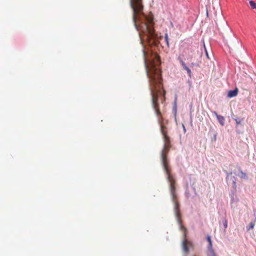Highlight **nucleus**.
Listing matches in <instances>:
<instances>
[{
    "instance_id": "obj_16",
    "label": "nucleus",
    "mask_w": 256,
    "mask_h": 256,
    "mask_svg": "<svg viewBox=\"0 0 256 256\" xmlns=\"http://www.w3.org/2000/svg\"><path fill=\"white\" fill-rule=\"evenodd\" d=\"M176 101H177V96H175L174 104V109L176 111Z\"/></svg>"
},
{
    "instance_id": "obj_18",
    "label": "nucleus",
    "mask_w": 256,
    "mask_h": 256,
    "mask_svg": "<svg viewBox=\"0 0 256 256\" xmlns=\"http://www.w3.org/2000/svg\"><path fill=\"white\" fill-rule=\"evenodd\" d=\"M223 224L224 227V228H226L228 227V220L226 219H225L223 220Z\"/></svg>"
},
{
    "instance_id": "obj_10",
    "label": "nucleus",
    "mask_w": 256,
    "mask_h": 256,
    "mask_svg": "<svg viewBox=\"0 0 256 256\" xmlns=\"http://www.w3.org/2000/svg\"><path fill=\"white\" fill-rule=\"evenodd\" d=\"M230 178V180L232 181V188H234V191H236V187H237L236 184V176H231Z\"/></svg>"
},
{
    "instance_id": "obj_22",
    "label": "nucleus",
    "mask_w": 256,
    "mask_h": 256,
    "mask_svg": "<svg viewBox=\"0 0 256 256\" xmlns=\"http://www.w3.org/2000/svg\"><path fill=\"white\" fill-rule=\"evenodd\" d=\"M216 134H215L214 135V140H216Z\"/></svg>"
},
{
    "instance_id": "obj_1",
    "label": "nucleus",
    "mask_w": 256,
    "mask_h": 256,
    "mask_svg": "<svg viewBox=\"0 0 256 256\" xmlns=\"http://www.w3.org/2000/svg\"><path fill=\"white\" fill-rule=\"evenodd\" d=\"M130 4L133 12L132 20L139 32L141 43L146 40L150 46H157L159 37L154 28L152 14L151 12L148 16L144 14L142 0H130Z\"/></svg>"
},
{
    "instance_id": "obj_15",
    "label": "nucleus",
    "mask_w": 256,
    "mask_h": 256,
    "mask_svg": "<svg viewBox=\"0 0 256 256\" xmlns=\"http://www.w3.org/2000/svg\"><path fill=\"white\" fill-rule=\"evenodd\" d=\"M191 78H190V79H188L187 81V82L188 84V86H189V88H188V90H190L191 89L192 87V80H190Z\"/></svg>"
},
{
    "instance_id": "obj_13",
    "label": "nucleus",
    "mask_w": 256,
    "mask_h": 256,
    "mask_svg": "<svg viewBox=\"0 0 256 256\" xmlns=\"http://www.w3.org/2000/svg\"><path fill=\"white\" fill-rule=\"evenodd\" d=\"M164 40L166 43L167 46H169L168 37V34L167 33H166L164 35Z\"/></svg>"
},
{
    "instance_id": "obj_4",
    "label": "nucleus",
    "mask_w": 256,
    "mask_h": 256,
    "mask_svg": "<svg viewBox=\"0 0 256 256\" xmlns=\"http://www.w3.org/2000/svg\"><path fill=\"white\" fill-rule=\"evenodd\" d=\"M180 53L178 56V59L180 62V60H184V59L188 60H192V56L191 55L192 50L190 48H180Z\"/></svg>"
},
{
    "instance_id": "obj_5",
    "label": "nucleus",
    "mask_w": 256,
    "mask_h": 256,
    "mask_svg": "<svg viewBox=\"0 0 256 256\" xmlns=\"http://www.w3.org/2000/svg\"><path fill=\"white\" fill-rule=\"evenodd\" d=\"M176 198L172 199L174 203V210L175 212L176 216V217L177 220L179 224H181L180 220V204L178 201L176 200Z\"/></svg>"
},
{
    "instance_id": "obj_6",
    "label": "nucleus",
    "mask_w": 256,
    "mask_h": 256,
    "mask_svg": "<svg viewBox=\"0 0 256 256\" xmlns=\"http://www.w3.org/2000/svg\"><path fill=\"white\" fill-rule=\"evenodd\" d=\"M208 241V252L207 254L208 256H216V254L212 248V242L211 240L210 236H208L206 238Z\"/></svg>"
},
{
    "instance_id": "obj_24",
    "label": "nucleus",
    "mask_w": 256,
    "mask_h": 256,
    "mask_svg": "<svg viewBox=\"0 0 256 256\" xmlns=\"http://www.w3.org/2000/svg\"><path fill=\"white\" fill-rule=\"evenodd\" d=\"M170 24H171L172 26V27L173 26V24H172V22H170Z\"/></svg>"
},
{
    "instance_id": "obj_11",
    "label": "nucleus",
    "mask_w": 256,
    "mask_h": 256,
    "mask_svg": "<svg viewBox=\"0 0 256 256\" xmlns=\"http://www.w3.org/2000/svg\"><path fill=\"white\" fill-rule=\"evenodd\" d=\"M250 5L252 9H256V3L253 0H250Z\"/></svg>"
},
{
    "instance_id": "obj_14",
    "label": "nucleus",
    "mask_w": 256,
    "mask_h": 256,
    "mask_svg": "<svg viewBox=\"0 0 256 256\" xmlns=\"http://www.w3.org/2000/svg\"><path fill=\"white\" fill-rule=\"evenodd\" d=\"M254 222H250L249 224V226L247 228L248 230H252L254 228Z\"/></svg>"
},
{
    "instance_id": "obj_2",
    "label": "nucleus",
    "mask_w": 256,
    "mask_h": 256,
    "mask_svg": "<svg viewBox=\"0 0 256 256\" xmlns=\"http://www.w3.org/2000/svg\"><path fill=\"white\" fill-rule=\"evenodd\" d=\"M150 95L152 96V107L154 110L155 114L158 118V122L160 125V132L163 136V139L164 142V148L161 152L160 158L163 168L167 175V179L170 183V191L172 196V199L176 198L175 193L176 188L174 186L175 180L171 176L168 167V161L167 158V155L168 151L171 148L170 138L168 136L166 128L162 124L163 120L162 113L160 110L159 104L158 103V98L162 94L163 92V96L164 98L166 92L163 88H150Z\"/></svg>"
},
{
    "instance_id": "obj_17",
    "label": "nucleus",
    "mask_w": 256,
    "mask_h": 256,
    "mask_svg": "<svg viewBox=\"0 0 256 256\" xmlns=\"http://www.w3.org/2000/svg\"><path fill=\"white\" fill-rule=\"evenodd\" d=\"M240 178H247L246 174V173L243 172L242 170H240Z\"/></svg>"
},
{
    "instance_id": "obj_12",
    "label": "nucleus",
    "mask_w": 256,
    "mask_h": 256,
    "mask_svg": "<svg viewBox=\"0 0 256 256\" xmlns=\"http://www.w3.org/2000/svg\"><path fill=\"white\" fill-rule=\"evenodd\" d=\"M244 118H242L240 119V118H234V120L236 122V125L240 124H241V122L244 120Z\"/></svg>"
},
{
    "instance_id": "obj_7",
    "label": "nucleus",
    "mask_w": 256,
    "mask_h": 256,
    "mask_svg": "<svg viewBox=\"0 0 256 256\" xmlns=\"http://www.w3.org/2000/svg\"><path fill=\"white\" fill-rule=\"evenodd\" d=\"M180 63L182 64V68L184 70L186 71L188 76L190 77V78H191L192 76V72L190 69L186 66V62H184V60H180Z\"/></svg>"
},
{
    "instance_id": "obj_3",
    "label": "nucleus",
    "mask_w": 256,
    "mask_h": 256,
    "mask_svg": "<svg viewBox=\"0 0 256 256\" xmlns=\"http://www.w3.org/2000/svg\"><path fill=\"white\" fill-rule=\"evenodd\" d=\"M180 228L181 230L184 231V238L182 244V256H188L190 251L194 250V245L191 241L188 240L186 238V228L182 224H180ZM191 256H196V255L192 254Z\"/></svg>"
},
{
    "instance_id": "obj_8",
    "label": "nucleus",
    "mask_w": 256,
    "mask_h": 256,
    "mask_svg": "<svg viewBox=\"0 0 256 256\" xmlns=\"http://www.w3.org/2000/svg\"><path fill=\"white\" fill-rule=\"evenodd\" d=\"M212 113L216 116V118L219 122V123L222 125V126H224V121L225 119L224 117L222 116L218 115L217 112L215 111H214Z\"/></svg>"
},
{
    "instance_id": "obj_21",
    "label": "nucleus",
    "mask_w": 256,
    "mask_h": 256,
    "mask_svg": "<svg viewBox=\"0 0 256 256\" xmlns=\"http://www.w3.org/2000/svg\"><path fill=\"white\" fill-rule=\"evenodd\" d=\"M182 126L183 130H184V132L185 133L186 132V128L184 124H182Z\"/></svg>"
},
{
    "instance_id": "obj_20",
    "label": "nucleus",
    "mask_w": 256,
    "mask_h": 256,
    "mask_svg": "<svg viewBox=\"0 0 256 256\" xmlns=\"http://www.w3.org/2000/svg\"><path fill=\"white\" fill-rule=\"evenodd\" d=\"M227 176L226 178V180H228L229 179L230 176L232 174V172H227Z\"/></svg>"
},
{
    "instance_id": "obj_23",
    "label": "nucleus",
    "mask_w": 256,
    "mask_h": 256,
    "mask_svg": "<svg viewBox=\"0 0 256 256\" xmlns=\"http://www.w3.org/2000/svg\"><path fill=\"white\" fill-rule=\"evenodd\" d=\"M194 66V62H192V63L191 64H190V66H191L192 67Z\"/></svg>"
},
{
    "instance_id": "obj_9",
    "label": "nucleus",
    "mask_w": 256,
    "mask_h": 256,
    "mask_svg": "<svg viewBox=\"0 0 256 256\" xmlns=\"http://www.w3.org/2000/svg\"><path fill=\"white\" fill-rule=\"evenodd\" d=\"M238 90L236 88L234 90H230L228 92V98H232L236 96L238 94Z\"/></svg>"
},
{
    "instance_id": "obj_19",
    "label": "nucleus",
    "mask_w": 256,
    "mask_h": 256,
    "mask_svg": "<svg viewBox=\"0 0 256 256\" xmlns=\"http://www.w3.org/2000/svg\"><path fill=\"white\" fill-rule=\"evenodd\" d=\"M204 50H205V52H206V57H207L208 59L210 60V57H209V56H208V52H207V50H206V47H205V46H204Z\"/></svg>"
}]
</instances>
